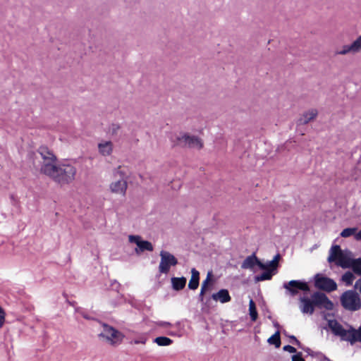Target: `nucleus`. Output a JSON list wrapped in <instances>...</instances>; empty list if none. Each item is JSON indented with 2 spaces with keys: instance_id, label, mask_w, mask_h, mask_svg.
<instances>
[{
  "instance_id": "obj_14",
  "label": "nucleus",
  "mask_w": 361,
  "mask_h": 361,
  "mask_svg": "<svg viewBox=\"0 0 361 361\" xmlns=\"http://www.w3.org/2000/svg\"><path fill=\"white\" fill-rule=\"evenodd\" d=\"M127 187V181L123 178L113 181L109 186L111 192L123 197L126 195Z\"/></svg>"
},
{
  "instance_id": "obj_43",
  "label": "nucleus",
  "mask_w": 361,
  "mask_h": 361,
  "mask_svg": "<svg viewBox=\"0 0 361 361\" xmlns=\"http://www.w3.org/2000/svg\"><path fill=\"white\" fill-rule=\"evenodd\" d=\"M168 334H169V335H171V336H174V335H176V334H175L173 332H172V331L169 332Z\"/></svg>"
},
{
  "instance_id": "obj_12",
  "label": "nucleus",
  "mask_w": 361,
  "mask_h": 361,
  "mask_svg": "<svg viewBox=\"0 0 361 361\" xmlns=\"http://www.w3.org/2000/svg\"><path fill=\"white\" fill-rule=\"evenodd\" d=\"M315 306L331 310L334 307L333 302L322 293L316 292L312 295Z\"/></svg>"
},
{
  "instance_id": "obj_13",
  "label": "nucleus",
  "mask_w": 361,
  "mask_h": 361,
  "mask_svg": "<svg viewBox=\"0 0 361 361\" xmlns=\"http://www.w3.org/2000/svg\"><path fill=\"white\" fill-rule=\"evenodd\" d=\"M255 265H257L260 269H265L267 266L262 263L255 254L247 257L241 264L243 269L253 270Z\"/></svg>"
},
{
  "instance_id": "obj_5",
  "label": "nucleus",
  "mask_w": 361,
  "mask_h": 361,
  "mask_svg": "<svg viewBox=\"0 0 361 361\" xmlns=\"http://www.w3.org/2000/svg\"><path fill=\"white\" fill-rule=\"evenodd\" d=\"M342 306L348 310L356 311L361 307V300L357 293L354 290H347L341 296Z\"/></svg>"
},
{
  "instance_id": "obj_6",
  "label": "nucleus",
  "mask_w": 361,
  "mask_h": 361,
  "mask_svg": "<svg viewBox=\"0 0 361 361\" xmlns=\"http://www.w3.org/2000/svg\"><path fill=\"white\" fill-rule=\"evenodd\" d=\"M178 144L184 147L200 149L203 147L202 140L197 136L182 133L177 136Z\"/></svg>"
},
{
  "instance_id": "obj_28",
  "label": "nucleus",
  "mask_w": 361,
  "mask_h": 361,
  "mask_svg": "<svg viewBox=\"0 0 361 361\" xmlns=\"http://www.w3.org/2000/svg\"><path fill=\"white\" fill-rule=\"evenodd\" d=\"M357 228H347L342 231L341 233V236L343 238H348L353 235H355L357 232Z\"/></svg>"
},
{
  "instance_id": "obj_30",
  "label": "nucleus",
  "mask_w": 361,
  "mask_h": 361,
  "mask_svg": "<svg viewBox=\"0 0 361 361\" xmlns=\"http://www.w3.org/2000/svg\"><path fill=\"white\" fill-rule=\"evenodd\" d=\"M212 276V272L209 271L207 273L206 279L204 281H203V282L202 283V286H201L202 293L203 291H207L208 285L211 281Z\"/></svg>"
},
{
  "instance_id": "obj_18",
  "label": "nucleus",
  "mask_w": 361,
  "mask_h": 361,
  "mask_svg": "<svg viewBox=\"0 0 361 361\" xmlns=\"http://www.w3.org/2000/svg\"><path fill=\"white\" fill-rule=\"evenodd\" d=\"M212 298L215 301H219L221 303H226L231 300L228 290L226 289H221L216 293L212 294Z\"/></svg>"
},
{
  "instance_id": "obj_44",
  "label": "nucleus",
  "mask_w": 361,
  "mask_h": 361,
  "mask_svg": "<svg viewBox=\"0 0 361 361\" xmlns=\"http://www.w3.org/2000/svg\"><path fill=\"white\" fill-rule=\"evenodd\" d=\"M326 360L327 361H331V360H329L328 358H326Z\"/></svg>"
},
{
  "instance_id": "obj_37",
  "label": "nucleus",
  "mask_w": 361,
  "mask_h": 361,
  "mask_svg": "<svg viewBox=\"0 0 361 361\" xmlns=\"http://www.w3.org/2000/svg\"><path fill=\"white\" fill-rule=\"evenodd\" d=\"M355 288L358 290L361 293V279H360L355 282Z\"/></svg>"
},
{
  "instance_id": "obj_9",
  "label": "nucleus",
  "mask_w": 361,
  "mask_h": 361,
  "mask_svg": "<svg viewBox=\"0 0 361 361\" xmlns=\"http://www.w3.org/2000/svg\"><path fill=\"white\" fill-rule=\"evenodd\" d=\"M314 286L317 288L326 292H331L337 288V284L333 279L320 274L314 276Z\"/></svg>"
},
{
  "instance_id": "obj_32",
  "label": "nucleus",
  "mask_w": 361,
  "mask_h": 361,
  "mask_svg": "<svg viewBox=\"0 0 361 361\" xmlns=\"http://www.w3.org/2000/svg\"><path fill=\"white\" fill-rule=\"evenodd\" d=\"M283 349L284 351H287L290 353H294L296 352V349L294 347L289 345H285Z\"/></svg>"
},
{
  "instance_id": "obj_16",
  "label": "nucleus",
  "mask_w": 361,
  "mask_h": 361,
  "mask_svg": "<svg viewBox=\"0 0 361 361\" xmlns=\"http://www.w3.org/2000/svg\"><path fill=\"white\" fill-rule=\"evenodd\" d=\"M99 153L104 157L110 156L114 150V144L109 140H102L97 145Z\"/></svg>"
},
{
  "instance_id": "obj_27",
  "label": "nucleus",
  "mask_w": 361,
  "mask_h": 361,
  "mask_svg": "<svg viewBox=\"0 0 361 361\" xmlns=\"http://www.w3.org/2000/svg\"><path fill=\"white\" fill-rule=\"evenodd\" d=\"M354 279L355 276L350 271H347L342 276V281L345 283L347 286L351 285Z\"/></svg>"
},
{
  "instance_id": "obj_10",
  "label": "nucleus",
  "mask_w": 361,
  "mask_h": 361,
  "mask_svg": "<svg viewBox=\"0 0 361 361\" xmlns=\"http://www.w3.org/2000/svg\"><path fill=\"white\" fill-rule=\"evenodd\" d=\"M128 240L130 243L136 244L137 247L135 249L136 254L139 255L145 251L152 252L154 250L152 244L149 241L142 240L140 235H130Z\"/></svg>"
},
{
  "instance_id": "obj_31",
  "label": "nucleus",
  "mask_w": 361,
  "mask_h": 361,
  "mask_svg": "<svg viewBox=\"0 0 361 361\" xmlns=\"http://www.w3.org/2000/svg\"><path fill=\"white\" fill-rule=\"evenodd\" d=\"M292 361H305V360L302 357V353H298L296 355H293L292 356Z\"/></svg>"
},
{
  "instance_id": "obj_23",
  "label": "nucleus",
  "mask_w": 361,
  "mask_h": 361,
  "mask_svg": "<svg viewBox=\"0 0 361 361\" xmlns=\"http://www.w3.org/2000/svg\"><path fill=\"white\" fill-rule=\"evenodd\" d=\"M267 342L271 345H274L276 348H279L281 345L280 332L277 331L268 338Z\"/></svg>"
},
{
  "instance_id": "obj_7",
  "label": "nucleus",
  "mask_w": 361,
  "mask_h": 361,
  "mask_svg": "<svg viewBox=\"0 0 361 361\" xmlns=\"http://www.w3.org/2000/svg\"><path fill=\"white\" fill-rule=\"evenodd\" d=\"M159 255L161 260L159 271L161 274H168L171 267L176 266L178 264V259L173 255L165 250H161Z\"/></svg>"
},
{
  "instance_id": "obj_38",
  "label": "nucleus",
  "mask_w": 361,
  "mask_h": 361,
  "mask_svg": "<svg viewBox=\"0 0 361 361\" xmlns=\"http://www.w3.org/2000/svg\"><path fill=\"white\" fill-rule=\"evenodd\" d=\"M356 240H361V230L355 235Z\"/></svg>"
},
{
  "instance_id": "obj_29",
  "label": "nucleus",
  "mask_w": 361,
  "mask_h": 361,
  "mask_svg": "<svg viewBox=\"0 0 361 361\" xmlns=\"http://www.w3.org/2000/svg\"><path fill=\"white\" fill-rule=\"evenodd\" d=\"M352 269L355 274L361 275V257L354 259Z\"/></svg>"
},
{
  "instance_id": "obj_2",
  "label": "nucleus",
  "mask_w": 361,
  "mask_h": 361,
  "mask_svg": "<svg viewBox=\"0 0 361 361\" xmlns=\"http://www.w3.org/2000/svg\"><path fill=\"white\" fill-rule=\"evenodd\" d=\"M328 326L333 334L340 336L341 340L348 341L352 345L355 342L361 343V326L358 329H355L353 327L345 329L341 324L334 319L329 320Z\"/></svg>"
},
{
  "instance_id": "obj_26",
  "label": "nucleus",
  "mask_w": 361,
  "mask_h": 361,
  "mask_svg": "<svg viewBox=\"0 0 361 361\" xmlns=\"http://www.w3.org/2000/svg\"><path fill=\"white\" fill-rule=\"evenodd\" d=\"M249 312L252 321H255L257 318V312L254 301L251 299L249 302Z\"/></svg>"
},
{
  "instance_id": "obj_22",
  "label": "nucleus",
  "mask_w": 361,
  "mask_h": 361,
  "mask_svg": "<svg viewBox=\"0 0 361 361\" xmlns=\"http://www.w3.org/2000/svg\"><path fill=\"white\" fill-rule=\"evenodd\" d=\"M172 287L176 290H182L186 284V279L185 277H173L171 278Z\"/></svg>"
},
{
  "instance_id": "obj_39",
  "label": "nucleus",
  "mask_w": 361,
  "mask_h": 361,
  "mask_svg": "<svg viewBox=\"0 0 361 361\" xmlns=\"http://www.w3.org/2000/svg\"><path fill=\"white\" fill-rule=\"evenodd\" d=\"M206 291H203L202 293V289L200 290V295H199V298H200V301H203V297H204V294L205 293Z\"/></svg>"
},
{
  "instance_id": "obj_8",
  "label": "nucleus",
  "mask_w": 361,
  "mask_h": 361,
  "mask_svg": "<svg viewBox=\"0 0 361 361\" xmlns=\"http://www.w3.org/2000/svg\"><path fill=\"white\" fill-rule=\"evenodd\" d=\"M283 287L286 289V293L290 296H295L299 292H308L310 288L306 282L299 280H292L288 282L284 283Z\"/></svg>"
},
{
  "instance_id": "obj_17",
  "label": "nucleus",
  "mask_w": 361,
  "mask_h": 361,
  "mask_svg": "<svg viewBox=\"0 0 361 361\" xmlns=\"http://www.w3.org/2000/svg\"><path fill=\"white\" fill-rule=\"evenodd\" d=\"M360 53L355 40H354L351 44H345L342 46L340 50L337 51V54L338 55H347V54H355Z\"/></svg>"
},
{
  "instance_id": "obj_35",
  "label": "nucleus",
  "mask_w": 361,
  "mask_h": 361,
  "mask_svg": "<svg viewBox=\"0 0 361 361\" xmlns=\"http://www.w3.org/2000/svg\"><path fill=\"white\" fill-rule=\"evenodd\" d=\"M355 42L357 44V46L358 47L360 52H361V35L358 37H357L356 39H355Z\"/></svg>"
},
{
  "instance_id": "obj_11",
  "label": "nucleus",
  "mask_w": 361,
  "mask_h": 361,
  "mask_svg": "<svg viewBox=\"0 0 361 361\" xmlns=\"http://www.w3.org/2000/svg\"><path fill=\"white\" fill-rule=\"evenodd\" d=\"M37 152L43 159V162L42 163L40 168V172L43 174L44 166L54 165L57 162V159L53 152L46 146L39 147Z\"/></svg>"
},
{
  "instance_id": "obj_33",
  "label": "nucleus",
  "mask_w": 361,
  "mask_h": 361,
  "mask_svg": "<svg viewBox=\"0 0 361 361\" xmlns=\"http://www.w3.org/2000/svg\"><path fill=\"white\" fill-rule=\"evenodd\" d=\"M5 314L1 307H0V327L2 326L4 322Z\"/></svg>"
},
{
  "instance_id": "obj_20",
  "label": "nucleus",
  "mask_w": 361,
  "mask_h": 361,
  "mask_svg": "<svg viewBox=\"0 0 361 361\" xmlns=\"http://www.w3.org/2000/svg\"><path fill=\"white\" fill-rule=\"evenodd\" d=\"M191 278L188 283V288L191 290H196L199 286L200 273L195 268L191 269Z\"/></svg>"
},
{
  "instance_id": "obj_3",
  "label": "nucleus",
  "mask_w": 361,
  "mask_h": 361,
  "mask_svg": "<svg viewBox=\"0 0 361 361\" xmlns=\"http://www.w3.org/2000/svg\"><path fill=\"white\" fill-rule=\"evenodd\" d=\"M352 253L348 250H342L339 245H333L330 250L327 260L329 263L335 262L338 267L343 269L352 268L354 262Z\"/></svg>"
},
{
  "instance_id": "obj_15",
  "label": "nucleus",
  "mask_w": 361,
  "mask_h": 361,
  "mask_svg": "<svg viewBox=\"0 0 361 361\" xmlns=\"http://www.w3.org/2000/svg\"><path fill=\"white\" fill-rule=\"evenodd\" d=\"M299 308L303 314H312L314 310V300L307 297L303 296L300 298Z\"/></svg>"
},
{
  "instance_id": "obj_4",
  "label": "nucleus",
  "mask_w": 361,
  "mask_h": 361,
  "mask_svg": "<svg viewBox=\"0 0 361 361\" xmlns=\"http://www.w3.org/2000/svg\"><path fill=\"white\" fill-rule=\"evenodd\" d=\"M99 337L104 339L109 345H117L121 343L124 336L114 327L108 324H104L103 331L99 334Z\"/></svg>"
},
{
  "instance_id": "obj_41",
  "label": "nucleus",
  "mask_w": 361,
  "mask_h": 361,
  "mask_svg": "<svg viewBox=\"0 0 361 361\" xmlns=\"http://www.w3.org/2000/svg\"><path fill=\"white\" fill-rule=\"evenodd\" d=\"M80 314H82V316L86 319H91V317H89L87 314H85L84 312H80Z\"/></svg>"
},
{
  "instance_id": "obj_36",
  "label": "nucleus",
  "mask_w": 361,
  "mask_h": 361,
  "mask_svg": "<svg viewBox=\"0 0 361 361\" xmlns=\"http://www.w3.org/2000/svg\"><path fill=\"white\" fill-rule=\"evenodd\" d=\"M355 42L357 44V46L358 47L360 52H361V35L358 37H357L356 39H355Z\"/></svg>"
},
{
  "instance_id": "obj_1",
  "label": "nucleus",
  "mask_w": 361,
  "mask_h": 361,
  "mask_svg": "<svg viewBox=\"0 0 361 361\" xmlns=\"http://www.w3.org/2000/svg\"><path fill=\"white\" fill-rule=\"evenodd\" d=\"M43 174L59 185H65L71 183L75 179L77 169L69 161H65L56 162L51 166H44Z\"/></svg>"
},
{
  "instance_id": "obj_19",
  "label": "nucleus",
  "mask_w": 361,
  "mask_h": 361,
  "mask_svg": "<svg viewBox=\"0 0 361 361\" xmlns=\"http://www.w3.org/2000/svg\"><path fill=\"white\" fill-rule=\"evenodd\" d=\"M317 111L316 109H311L307 112H305L298 120L300 125H305L314 120L317 116Z\"/></svg>"
},
{
  "instance_id": "obj_40",
  "label": "nucleus",
  "mask_w": 361,
  "mask_h": 361,
  "mask_svg": "<svg viewBox=\"0 0 361 361\" xmlns=\"http://www.w3.org/2000/svg\"><path fill=\"white\" fill-rule=\"evenodd\" d=\"M146 342V339H142L140 341H135V343L137 344V343H142V344H145Z\"/></svg>"
},
{
  "instance_id": "obj_42",
  "label": "nucleus",
  "mask_w": 361,
  "mask_h": 361,
  "mask_svg": "<svg viewBox=\"0 0 361 361\" xmlns=\"http://www.w3.org/2000/svg\"><path fill=\"white\" fill-rule=\"evenodd\" d=\"M290 338H291V339H293V340H294V341H295V344H297V345H300V342L296 339V338H295L294 336H292L290 337Z\"/></svg>"
},
{
  "instance_id": "obj_21",
  "label": "nucleus",
  "mask_w": 361,
  "mask_h": 361,
  "mask_svg": "<svg viewBox=\"0 0 361 361\" xmlns=\"http://www.w3.org/2000/svg\"><path fill=\"white\" fill-rule=\"evenodd\" d=\"M281 259V255L279 254H276L272 260L267 262V263H264L267 268L264 270H269L273 273H276L278 267H279V262Z\"/></svg>"
},
{
  "instance_id": "obj_25",
  "label": "nucleus",
  "mask_w": 361,
  "mask_h": 361,
  "mask_svg": "<svg viewBox=\"0 0 361 361\" xmlns=\"http://www.w3.org/2000/svg\"><path fill=\"white\" fill-rule=\"evenodd\" d=\"M274 274H275V273H273L269 270H265V271L263 272L262 274L256 276L255 277V280L257 282L270 280Z\"/></svg>"
},
{
  "instance_id": "obj_34",
  "label": "nucleus",
  "mask_w": 361,
  "mask_h": 361,
  "mask_svg": "<svg viewBox=\"0 0 361 361\" xmlns=\"http://www.w3.org/2000/svg\"><path fill=\"white\" fill-rule=\"evenodd\" d=\"M157 326L161 327H169L172 326V324L167 322H157Z\"/></svg>"
},
{
  "instance_id": "obj_24",
  "label": "nucleus",
  "mask_w": 361,
  "mask_h": 361,
  "mask_svg": "<svg viewBox=\"0 0 361 361\" xmlns=\"http://www.w3.org/2000/svg\"><path fill=\"white\" fill-rule=\"evenodd\" d=\"M154 342L159 346H168L173 343V341L168 337L159 336L157 337Z\"/></svg>"
}]
</instances>
